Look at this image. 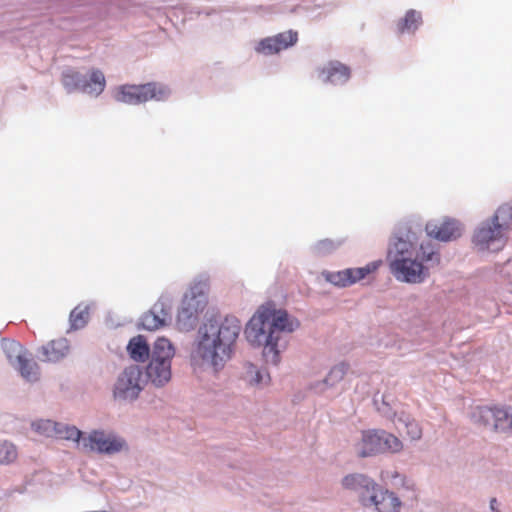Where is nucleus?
Listing matches in <instances>:
<instances>
[{
  "mask_svg": "<svg viewBox=\"0 0 512 512\" xmlns=\"http://www.w3.org/2000/svg\"><path fill=\"white\" fill-rule=\"evenodd\" d=\"M241 329L240 320L233 315L205 319L193 342L192 361L219 372L235 354Z\"/></svg>",
  "mask_w": 512,
  "mask_h": 512,
  "instance_id": "1",
  "label": "nucleus"
},
{
  "mask_svg": "<svg viewBox=\"0 0 512 512\" xmlns=\"http://www.w3.org/2000/svg\"><path fill=\"white\" fill-rule=\"evenodd\" d=\"M297 325L285 310L276 309L272 302L261 305L247 322L244 335L253 347H263V357L269 364L278 365L280 354L285 350V334Z\"/></svg>",
  "mask_w": 512,
  "mask_h": 512,
  "instance_id": "2",
  "label": "nucleus"
},
{
  "mask_svg": "<svg viewBox=\"0 0 512 512\" xmlns=\"http://www.w3.org/2000/svg\"><path fill=\"white\" fill-rule=\"evenodd\" d=\"M208 278L200 276L190 285L184 294L177 313V326L181 331L192 330L198 316L207 305Z\"/></svg>",
  "mask_w": 512,
  "mask_h": 512,
  "instance_id": "3",
  "label": "nucleus"
},
{
  "mask_svg": "<svg viewBox=\"0 0 512 512\" xmlns=\"http://www.w3.org/2000/svg\"><path fill=\"white\" fill-rule=\"evenodd\" d=\"M175 355V348L164 337H159L153 344L151 358L146 367L144 379L156 388L164 387L171 380V362Z\"/></svg>",
  "mask_w": 512,
  "mask_h": 512,
  "instance_id": "4",
  "label": "nucleus"
},
{
  "mask_svg": "<svg viewBox=\"0 0 512 512\" xmlns=\"http://www.w3.org/2000/svg\"><path fill=\"white\" fill-rule=\"evenodd\" d=\"M171 89L161 83H146L142 85H122L114 92L117 102L138 105L149 100L166 101L171 96Z\"/></svg>",
  "mask_w": 512,
  "mask_h": 512,
  "instance_id": "5",
  "label": "nucleus"
},
{
  "mask_svg": "<svg viewBox=\"0 0 512 512\" xmlns=\"http://www.w3.org/2000/svg\"><path fill=\"white\" fill-rule=\"evenodd\" d=\"M2 349L9 364L29 383L40 379V368L31 352L15 340L4 339Z\"/></svg>",
  "mask_w": 512,
  "mask_h": 512,
  "instance_id": "6",
  "label": "nucleus"
},
{
  "mask_svg": "<svg viewBox=\"0 0 512 512\" xmlns=\"http://www.w3.org/2000/svg\"><path fill=\"white\" fill-rule=\"evenodd\" d=\"M145 385L143 369L135 364L129 365L117 376L113 397L120 402H133L138 399Z\"/></svg>",
  "mask_w": 512,
  "mask_h": 512,
  "instance_id": "7",
  "label": "nucleus"
},
{
  "mask_svg": "<svg viewBox=\"0 0 512 512\" xmlns=\"http://www.w3.org/2000/svg\"><path fill=\"white\" fill-rule=\"evenodd\" d=\"M62 84L68 93L82 92L97 97L103 92L106 81L100 70H92L87 75L67 69L62 73Z\"/></svg>",
  "mask_w": 512,
  "mask_h": 512,
  "instance_id": "8",
  "label": "nucleus"
},
{
  "mask_svg": "<svg viewBox=\"0 0 512 512\" xmlns=\"http://www.w3.org/2000/svg\"><path fill=\"white\" fill-rule=\"evenodd\" d=\"M82 450L112 456L129 450L126 440L114 432L95 429L87 433L82 441Z\"/></svg>",
  "mask_w": 512,
  "mask_h": 512,
  "instance_id": "9",
  "label": "nucleus"
},
{
  "mask_svg": "<svg viewBox=\"0 0 512 512\" xmlns=\"http://www.w3.org/2000/svg\"><path fill=\"white\" fill-rule=\"evenodd\" d=\"M508 241V233L490 218L481 221L473 232L472 242L478 251L499 252Z\"/></svg>",
  "mask_w": 512,
  "mask_h": 512,
  "instance_id": "10",
  "label": "nucleus"
},
{
  "mask_svg": "<svg viewBox=\"0 0 512 512\" xmlns=\"http://www.w3.org/2000/svg\"><path fill=\"white\" fill-rule=\"evenodd\" d=\"M470 419L475 424L506 432L512 430V407L476 406L470 412Z\"/></svg>",
  "mask_w": 512,
  "mask_h": 512,
  "instance_id": "11",
  "label": "nucleus"
},
{
  "mask_svg": "<svg viewBox=\"0 0 512 512\" xmlns=\"http://www.w3.org/2000/svg\"><path fill=\"white\" fill-rule=\"evenodd\" d=\"M174 296L169 292L161 294L152 308L140 318L143 329L154 331L168 325L171 322V309Z\"/></svg>",
  "mask_w": 512,
  "mask_h": 512,
  "instance_id": "12",
  "label": "nucleus"
},
{
  "mask_svg": "<svg viewBox=\"0 0 512 512\" xmlns=\"http://www.w3.org/2000/svg\"><path fill=\"white\" fill-rule=\"evenodd\" d=\"M389 266L391 273L401 282L422 283L429 276L428 268L418 261L417 254L404 260H395Z\"/></svg>",
  "mask_w": 512,
  "mask_h": 512,
  "instance_id": "13",
  "label": "nucleus"
},
{
  "mask_svg": "<svg viewBox=\"0 0 512 512\" xmlns=\"http://www.w3.org/2000/svg\"><path fill=\"white\" fill-rule=\"evenodd\" d=\"M416 236L410 229H397L389 241L387 261L392 263L395 260H404L416 253Z\"/></svg>",
  "mask_w": 512,
  "mask_h": 512,
  "instance_id": "14",
  "label": "nucleus"
},
{
  "mask_svg": "<svg viewBox=\"0 0 512 512\" xmlns=\"http://www.w3.org/2000/svg\"><path fill=\"white\" fill-rule=\"evenodd\" d=\"M367 503L363 508L374 512H401L403 502L398 495L377 484L371 496L366 499Z\"/></svg>",
  "mask_w": 512,
  "mask_h": 512,
  "instance_id": "15",
  "label": "nucleus"
},
{
  "mask_svg": "<svg viewBox=\"0 0 512 512\" xmlns=\"http://www.w3.org/2000/svg\"><path fill=\"white\" fill-rule=\"evenodd\" d=\"M378 483L366 474L350 473L341 479V486L345 490L357 495L359 504L364 507Z\"/></svg>",
  "mask_w": 512,
  "mask_h": 512,
  "instance_id": "16",
  "label": "nucleus"
},
{
  "mask_svg": "<svg viewBox=\"0 0 512 512\" xmlns=\"http://www.w3.org/2000/svg\"><path fill=\"white\" fill-rule=\"evenodd\" d=\"M297 40V32L288 30L277 35L262 39L255 49L258 53H262L264 55H272L293 46Z\"/></svg>",
  "mask_w": 512,
  "mask_h": 512,
  "instance_id": "17",
  "label": "nucleus"
},
{
  "mask_svg": "<svg viewBox=\"0 0 512 512\" xmlns=\"http://www.w3.org/2000/svg\"><path fill=\"white\" fill-rule=\"evenodd\" d=\"M427 235L439 241H451L461 235V224L455 219L430 221L426 224Z\"/></svg>",
  "mask_w": 512,
  "mask_h": 512,
  "instance_id": "18",
  "label": "nucleus"
},
{
  "mask_svg": "<svg viewBox=\"0 0 512 512\" xmlns=\"http://www.w3.org/2000/svg\"><path fill=\"white\" fill-rule=\"evenodd\" d=\"M387 418L392 419L395 427L401 432L405 431L412 441H417L422 437V428L419 423L411 417L410 414L401 412H388L379 409Z\"/></svg>",
  "mask_w": 512,
  "mask_h": 512,
  "instance_id": "19",
  "label": "nucleus"
},
{
  "mask_svg": "<svg viewBox=\"0 0 512 512\" xmlns=\"http://www.w3.org/2000/svg\"><path fill=\"white\" fill-rule=\"evenodd\" d=\"M318 78L323 83L342 85L350 78V69L338 61H330L318 69Z\"/></svg>",
  "mask_w": 512,
  "mask_h": 512,
  "instance_id": "20",
  "label": "nucleus"
},
{
  "mask_svg": "<svg viewBox=\"0 0 512 512\" xmlns=\"http://www.w3.org/2000/svg\"><path fill=\"white\" fill-rule=\"evenodd\" d=\"M355 450L357 455L363 458L381 454L379 429L363 431Z\"/></svg>",
  "mask_w": 512,
  "mask_h": 512,
  "instance_id": "21",
  "label": "nucleus"
},
{
  "mask_svg": "<svg viewBox=\"0 0 512 512\" xmlns=\"http://www.w3.org/2000/svg\"><path fill=\"white\" fill-rule=\"evenodd\" d=\"M69 352V343L65 338L52 340L42 346L38 352L41 361L58 362L63 359Z\"/></svg>",
  "mask_w": 512,
  "mask_h": 512,
  "instance_id": "22",
  "label": "nucleus"
},
{
  "mask_svg": "<svg viewBox=\"0 0 512 512\" xmlns=\"http://www.w3.org/2000/svg\"><path fill=\"white\" fill-rule=\"evenodd\" d=\"M348 366L345 363H339L331 368L327 376L319 382L313 384L312 389L316 393H324L328 389L335 387L340 381L343 380Z\"/></svg>",
  "mask_w": 512,
  "mask_h": 512,
  "instance_id": "23",
  "label": "nucleus"
},
{
  "mask_svg": "<svg viewBox=\"0 0 512 512\" xmlns=\"http://www.w3.org/2000/svg\"><path fill=\"white\" fill-rule=\"evenodd\" d=\"M242 379L252 387H264L270 382L268 372L252 363L245 364Z\"/></svg>",
  "mask_w": 512,
  "mask_h": 512,
  "instance_id": "24",
  "label": "nucleus"
},
{
  "mask_svg": "<svg viewBox=\"0 0 512 512\" xmlns=\"http://www.w3.org/2000/svg\"><path fill=\"white\" fill-rule=\"evenodd\" d=\"M151 350L145 337L138 335L130 339L127 345V352L135 362H145L151 358Z\"/></svg>",
  "mask_w": 512,
  "mask_h": 512,
  "instance_id": "25",
  "label": "nucleus"
},
{
  "mask_svg": "<svg viewBox=\"0 0 512 512\" xmlns=\"http://www.w3.org/2000/svg\"><path fill=\"white\" fill-rule=\"evenodd\" d=\"M56 428L55 438L74 442L77 444V447L82 450V441L87 433L82 432L74 425L62 422H57Z\"/></svg>",
  "mask_w": 512,
  "mask_h": 512,
  "instance_id": "26",
  "label": "nucleus"
},
{
  "mask_svg": "<svg viewBox=\"0 0 512 512\" xmlns=\"http://www.w3.org/2000/svg\"><path fill=\"white\" fill-rule=\"evenodd\" d=\"M381 454L392 453L396 454L403 450L402 441L392 433L379 429Z\"/></svg>",
  "mask_w": 512,
  "mask_h": 512,
  "instance_id": "27",
  "label": "nucleus"
},
{
  "mask_svg": "<svg viewBox=\"0 0 512 512\" xmlns=\"http://www.w3.org/2000/svg\"><path fill=\"white\" fill-rule=\"evenodd\" d=\"M489 218L499 227H501L506 233H509L512 225V205H501Z\"/></svg>",
  "mask_w": 512,
  "mask_h": 512,
  "instance_id": "28",
  "label": "nucleus"
},
{
  "mask_svg": "<svg viewBox=\"0 0 512 512\" xmlns=\"http://www.w3.org/2000/svg\"><path fill=\"white\" fill-rule=\"evenodd\" d=\"M380 261L370 262L364 267L357 268H347V281L349 282V286L353 285L357 281L364 279L368 274L376 271L380 265Z\"/></svg>",
  "mask_w": 512,
  "mask_h": 512,
  "instance_id": "29",
  "label": "nucleus"
},
{
  "mask_svg": "<svg viewBox=\"0 0 512 512\" xmlns=\"http://www.w3.org/2000/svg\"><path fill=\"white\" fill-rule=\"evenodd\" d=\"M422 22L420 12L409 10L405 17L398 23V30L403 32H414Z\"/></svg>",
  "mask_w": 512,
  "mask_h": 512,
  "instance_id": "30",
  "label": "nucleus"
},
{
  "mask_svg": "<svg viewBox=\"0 0 512 512\" xmlns=\"http://www.w3.org/2000/svg\"><path fill=\"white\" fill-rule=\"evenodd\" d=\"M57 422L50 419H38L31 423L34 432L48 438H55Z\"/></svg>",
  "mask_w": 512,
  "mask_h": 512,
  "instance_id": "31",
  "label": "nucleus"
},
{
  "mask_svg": "<svg viewBox=\"0 0 512 512\" xmlns=\"http://www.w3.org/2000/svg\"><path fill=\"white\" fill-rule=\"evenodd\" d=\"M88 320V307L82 308L77 306L70 313L71 328L80 329L83 328Z\"/></svg>",
  "mask_w": 512,
  "mask_h": 512,
  "instance_id": "32",
  "label": "nucleus"
},
{
  "mask_svg": "<svg viewBox=\"0 0 512 512\" xmlns=\"http://www.w3.org/2000/svg\"><path fill=\"white\" fill-rule=\"evenodd\" d=\"M322 276L324 277V279L335 285V286H338V287H347L349 286V282L350 281H347V271L346 269L344 270H340V271H323L322 272Z\"/></svg>",
  "mask_w": 512,
  "mask_h": 512,
  "instance_id": "33",
  "label": "nucleus"
},
{
  "mask_svg": "<svg viewBox=\"0 0 512 512\" xmlns=\"http://www.w3.org/2000/svg\"><path fill=\"white\" fill-rule=\"evenodd\" d=\"M17 458V449L8 441H0V464H8Z\"/></svg>",
  "mask_w": 512,
  "mask_h": 512,
  "instance_id": "34",
  "label": "nucleus"
},
{
  "mask_svg": "<svg viewBox=\"0 0 512 512\" xmlns=\"http://www.w3.org/2000/svg\"><path fill=\"white\" fill-rule=\"evenodd\" d=\"M342 243V240L323 239L314 245V250L318 254H327L336 250Z\"/></svg>",
  "mask_w": 512,
  "mask_h": 512,
  "instance_id": "35",
  "label": "nucleus"
},
{
  "mask_svg": "<svg viewBox=\"0 0 512 512\" xmlns=\"http://www.w3.org/2000/svg\"><path fill=\"white\" fill-rule=\"evenodd\" d=\"M421 252H422L423 260H425L427 262H432V263L439 262V256L432 248L426 247L422 244Z\"/></svg>",
  "mask_w": 512,
  "mask_h": 512,
  "instance_id": "36",
  "label": "nucleus"
},
{
  "mask_svg": "<svg viewBox=\"0 0 512 512\" xmlns=\"http://www.w3.org/2000/svg\"><path fill=\"white\" fill-rule=\"evenodd\" d=\"M399 477H401V475L395 470H383L380 473V479L385 483L394 484V480Z\"/></svg>",
  "mask_w": 512,
  "mask_h": 512,
  "instance_id": "37",
  "label": "nucleus"
},
{
  "mask_svg": "<svg viewBox=\"0 0 512 512\" xmlns=\"http://www.w3.org/2000/svg\"><path fill=\"white\" fill-rule=\"evenodd\" d=\"M497 500L495 498H493L491 501H490V508L491 510L493 511H497Z\"/></svg>",
  "mask_w": 512,
  "mask_h": 512,
  "instance_id": "38",
  "label": "nucleus"
}]
</instances>
